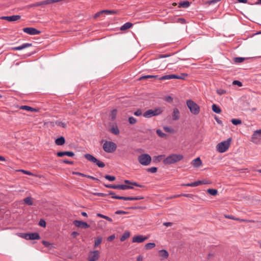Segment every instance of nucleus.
<instances>
[{
	"instance_id": "1",
	"label": "nucleus",
	"mask_w": 261,
	"mask_h": 261,
	"mask_svg": "<svg viewBox=\"0 0 261 261\" xmlns=\"http://www.w3.org/2000/svg\"><path fill=\"white\" fill-rule=\"evenodd\" d=\"M183 158V155L180 154H171L163 160V163L165 165L173 164L181 161Z\"/></svg>"
},
{
	"instance_id": "2",
	"label": "nucleus",
	"mask_w": 261,
	"mask_h": 261,
	"mask_svg": "<svg viewBox=\"0 0 261 261\" xmlns=\"http://www.w3.org/2000/svg\"><path fill=\"white\" fill-rule=\"evenodd\" d=\"M164 111V109L161 107H158L154 110L149 109L144 112L143 114V116L145 118H151L153 116H155L160 115Z\"/></svg>"
},
{
	"instance_id": "3",
	"label": "nucleus",
	"mask_w": 261,
	"mask_h": 261,
	"mask_svg": "<svg viewBox=\"0 0 261 261\" xmlns=\"http://www.w3.org/2000/svg\"><path fill=\"white\" fill-rule=\"evenodd\" d=\"M231 139L228 138L227 140L218 143L216 146L217 150L220 153L225 152L229 148Z\"/></svg>"
},
{
	"instance_id": "4",
	"label": "nucleus",
	"mask_w": 261,
	"mask_h": 261,
	"mask_svg": "<svg viewBox=\"0 0 261 261\" xmlns=\"http://www.w3.org/2000/svg\"><path fill=\"white\" fill-rule=\"evenodd\" d=\"M187 105L192 114L196 115L199 113V106L192 100H188Z\"/></svg>"
},
{
	"instance_id": "5",
	"label": "nucleus",
	"mask_w": 261,
	"mask_h": 261,
	"mask_svg": "<svg viewBox=\"0 0 261 261\" xmlns=\"http://www.w3.org/2000/svg\"><path fill=\"white\" fill-rule=\"evenodd\" d=\"M138 160L140 164L143 166H148L151 162V157L148 154L143 153L138 156Z\"/></svg>"
},
{
	"instance_id": "6",
	"label": "nucleus",
	"mask_w": 261,
	"mask_h": 261,
	"mask_svg": "<svg viewBox=\"0 0 261 261\" xmlns=\"http://www.w3.org/2000/svg\"><path fill=\"white\" fill-rule=\"evenodd\" d=\"M116 144L111 141H106L103 145V149L105 152L112 153L116 149Z\"/></svg>"
},
{
	"instance_id": "7",
	"label": "nucleus",
	"mask_w": 261,
	"mask_h": 261,
	"mask_svg": "<svg viewBox=\"0 0 261 261\" xmlns=\"http://www.w3.org/2000/svg\"><path fill=\"white\" fill-rule=\"evenodd\" d=\"M105 186L108 188L114 189H119L122 190H126L127 189H133L134 187L126 185H105Z\"/></svg>"
},
{
	"instance_id": "8",
	"label": "nucleus",
	"mask_w": 261,
	"mask_h": 261,
	"mask_svg": "<svg viewBox=\"0 0 261 261\" xmlns=\"http://www.w3.org/2000/svg\"><path fill=\"white\" fill-rule=\"evenodd\" d=\"M100 252L98 250L91 251L89 252L88 261H96L99 257Z\"/></svg>"
},
{
	"instance_id": "9",
	"label": "nucleus",
	"mask_w": 261,
	"mask_h": 261,
	"mask_svg": "<svg viewBox=\"0 0 261 261\" xmlns=\"http://www.w3.org/2000/svg\"><path fill=\"white\" fill-rule=\"evenodd\" d=\"M23 31L28 34L31 35H39L41 32L34 28H25L23 29Z\"/></svg>"
},
{
	"instance_id": "10",
	"label": "nucleus",
	"mask_w": 261,
	"mask_h": 261,
	"mask_svg": "<svg viewBox=\"0 0 261 261\" xmlns=\"http://www.w3.org/2000/svg\"><path fill=\"white\" fill-rule=\"evenodd\" d=\"M73 223L77 227H81L85 229L90 227V225H89L87 223L82 221L75 220Z\"/></svg>"
},
{
	"instance_id": "11",
	"label": "nucleus",
	"mask_w": 261,
	"mask_h": 261,
	"mask_svg": "<svg viewBox=\"0 0 261 261\" xmlns=\"http://www.w3.org/2000/svg\"><path fill=\"white\" fill-rule=\"evenodd\" d=\"M20 15H12L10 16H2L1 19L3 20H6L8 21H15L19 20L20 18Z\"/></svg>"
},
{
	"instance_id": "12",
	"label": "nucleus",
	"mask_w": 261,
	"mask_h": 261,
	"mask_svg": "<svg viewBox=\"0 0 261 261\" xmlns=\"http://www.w3.org/2000/svg\"><path fill=\"white\" fill-rule=\"evenodd\" d=\"M117 13V11L114 10H102L101 11H99L95 14V17H99L100 16V15H102L103 14H106V15H112V14H115Z\"/></svg>"
},
{
	"instance_id": "13",
	"label": "nucleus",
	"mask_w": 261,
	"mask_h": 261,
	"mask_svg": "<svg viewBox=\"0 0 261 261\" xmlns=\"http://www.w3.org/2000/svg\"><path fill=\"white\" fill-rule=\"evenodd\" d=\"M114 192H110L109 194L112 195V198L116 199H120V200H134V197H124V196H114Z\"/></svg>"
},
{
	"instance_id": "14",
	"label": "nucleus",
	"mask_w": 261,
	"mask_h": 261,
	"mask_svg": "<svg viewBox=\"0 0 261 261\" xmlns=\"http://www.w3.org/2000/svg\"><path fill=\"white\" fill-rule=\"evenodd\" d=\"M147 239V237L142 235L135 236L133 238L132 242L133 243H142Z\"/></svg>"
},
{
	"instance_id": "15",
	"label": "nucleus",
	"mask_w": 261,
	"mask_h": 261,
	"mask_svg": "<svg viewBox=\"0 0 261 261\" xmlns=\"http://www.w3.org/2000/svg\"><path fill=\"white\" fill-rule=\"evenodd\" d=\"M180 117V113L178 109L174 108L172 114V118L173 120H177Z\"/></svg>"
},
{
	"instance_id": "16",
	"label": "nucleus",
	"mask_w": 261,
	"mask_h": 261,
	"mask_svg": "<svg viewBox=\"0 0 261 261\" xmlns=\"http://www.w3.org/2000/svg\"><path fill=\"white\" fill-rule=\"evenodd\" d=\"M32 46V43H24L20 46L13 47L12 49L14 50H22V49H23L24 48H26L27 47H30Z\"/></svg>"
},
{
	"instance_id": "17",
	"label": "nucleus",
	"mask_w": 261,
	"mask_h": 261,
	"mask_svg": "<svg viewBox=\"0 0 261 261\" xmlns=\"http://www.w3.org/2000/svg\"><path fill=\"white\" fill-rule=\"evenodd\" d=\"M58 156L62 157L64 155H67L68 156H73L74 153L72 151H60L57 153Z\"/></svg>"
},
{
	"instance_id": "18",
	"label": "nucleus",
	"mask_w": 261,
	"mask_h": 261,
	"mask_svg": "<svg viewBox=\"0 0 261 261\" xmlns=\"http://www.w3.org/2000/svg\"><path fill=\"white\" fill-rule=\"evenodd\" d=\"M84 156L87 160L93 163L98 161V160L91 154L87 153L85 154Z\"/></svg>"
},
{
	"instance_id": "19",
	"label": "nucleus",
	"mask_w": 261,
	"mask_h": 261,
	"mask_svg": "<svg viewBox=\"0 0 261 261\" xmlns=\"http://www.w3.org/2000/svg\"><path fill=\"white\" fill-rule=\"evenodd\" d=\"M29 239L31 240H39L40 239V236L37 232L30 233Z\"/></svg>"
},
{
	"instance_id": "20",
	"label": "nucleus",
	"mask_w": 261,
	"mask_h": 261,
	"mask_svg": "<svg viewBox=\"0 0 261 261\" xmlns=\"http://www.w3.org/2000/svg\"><path fill=\"white\" fill-rule=\"evenodd\" d=\"M202 162L200 159V158H197L194 159L192 162V165L193 167L197 168L199 167L200 165H201Z\"/></svg>"
},
{
	"instance_id": "21",
	"label": "nucleus",
	"mask_w": 261,
	"mask_h": 261,
	"mask_svg": "<svg viewBox=\"0 0 261 261\" xmlns=\"http://www.w3.org/2000/svg\"><path fill=\"white\" fill-rule=\"evenodd\" d=\"M190 6V3L188 1H182L178 3V8H188Z\"/></svg>"
},
{
	"instance_id": "22",
	"label": "nucleus",
	"mask_w": 261,
	"mask_h": 261,
	"mask_svg": "<svg viewBox=\"0 0 261 261\" xmlns=\"http://www.w3.org/2000/svg\"><path fill=\"white\" fill-rule=\"evenodd\" d=\"M19 109L20 110H26L30 112H36L37 111L36 109L35 108H33L31 107L28 106H21L19 107Z\"/></svg>"
},
{
	"instance_id": "23",
	"label": "nucleus",
	"mask_w": 261,
	"mask_h": 261,
	"mask_svg": "<svg viewBox=\"0 0 261 261\" xmlns=\"http://www.w3.org/2000/svg\"><path fill=\"white\" fill-rule=\"evenodd\" d=\"M65 140L63 137H60L55 140V143L57 145H63L65 143Z\"/></svg>"
},
{
	"instance_id": "24",
	"label": "nucleus",
	"mask_w": 261,
	"mask_h": 261,
	"mask_svg": "<svg viewBox=\"0 0 261 261\" xmlns=\"http://www.w3.org/2000/svg\"><path fill=\"white\" fill-rule=\"evenodd\" d=\"M261 135V129L255 130L252 136V141L254 142L255 140H257L258 137V135Z\"/></svg>"
},
{
	"instance_id": "25",
	"label": "nucleus",
	"mask_w": 261,
	"mask_h": 261,
	"mask_svg": "<svg viewBox=\"0 0 261 261\" xmlns=\"http://www.w3.org/2000/svg\"><path fill=\"white\" fill-rule=\"evenodd\" d=\"M160 256L162 257L163 258H167L169 256L168 252L164 249L160 250L159 252Z\"/></svg>"
},
{
	"instance_id": "26",
	"label": "nucleus",
	"mask_w": 261,
	"mask_h": 261,
	"mask_svg": "<svg viewBox=\"0 0 261 261\" xmlns=\"http://www.w3.org/2000/svg\"><path fill=\"white\" fill-rule=\"evenodd\" d=\"M132 26L133 24L132 23L126 22L121 27L120 30L122 31L126 30L130 28Z\"/></svg>"
},
{
	"instance_id": "27",
	"label": "nucleus",
	"mask_w": 261,
	"mask_h": 261,
	"mask_svg": "<svg viewBox=\"0 0 261 261\" xmlns=\"http://www.w3.org/2000/svg\"><path fill=\"white\" fill-rule=\"evenodd\" d=\"M24 203L28 205H33V202L32 201V198L31 197H28L23 199Z\"/></svg>"
},
{
	"instance_id": "28",
	"label": "nucleus",
	"mask_w": 261,
	"mask_h": 261,
	"mask_svg": "<svg viewBox=\"0 0 261 261\" xmlns=\"http://www.w3.org/2000/svg\"><path fill=\"white\" fill-rule=\"evenodd\" d=\"M212 108V110L217 114H219L221 112V108L216 104H213Z\"/></svg>"
},
{
	"instance_id": "29",
	"label": "nucleus",
	"mask_w": 261,
	"mask_h": 261,
	"mask_svg": "<svg viewBox=\"0 0 261 261\" xmlns=\"http://www.w3.org/2000/svg\"><path fill=\"white\" fill-rule=\"evenodd\" d=\"M110 132L114 135H118L120 133L119 130L117 125L113 126L111 129Z\"/></svg>"
},
{
	"instance_id": "30",
	"label": "nucleus",
	"mask_w": 261,
	"mask_h": 261,
	"mask_svg": "<svg viewBox=\"0 0 261 261\" xmlns=\"http://www.w3.org/2000/svg\"><path fill=\"white\" fill-rule=\"evenodd\" d=\"M129 236H130L129 232H128V231L125 232L122 234V236L121 237L120 239V241H121V242L124 241L126 239H127L128 238H129Z\"/></svg>"
},
{
	"instance_id": "31",
	"label": "nucleus",
	"mask_w": 261,
	"mask_h": 261,
	"mask_svg": "<svg viewBox=\"0 0 261 261\" xmlns=\"http://www.w3.org/2000/svg\"><path fill=\"white\" fill-rule=\"evenodd\" d=\"M102 242V238L100 237H97L94 241V248H96Z\"/></svg>"
},
{
	"instance_id": "32",
	"label": "nucleus",
	"mask_w": 261,
	"mask_h": 261,
	"mask_svg": "<svg viewBox=\"0 0 261 261\" xmlns=\"http://www.w3.org/2000/svg\"><path fill=\"white\" fill-rule=\"evenodd\" d=\"M124 183H125L126 184L132 185L138 187H143L142 185H139V184H138V183H137L136 182H132V181H130L129 180H125L124 181Z\"/></svg>"
},
{
	"instance_id": "33",
	"label": "nucleus",
	"mask_w": 261,
	"mask_h": 261,
	"mask_svg": "<svg viewBox=\"0 0 261 261\" xmlns=\"http://www.w3.org/2000/svg\"><path fill=\"white\" fill-rule=\"evenodd\" d=\"M97 216L98 217H100V218H103V219H105L106 220H107V221L110 222H112V219L109 217L108 216H105L104 215H102L101 214H100V213H97L96 214Z\"/></svg>"
},
{
	"instance_id": "34",
	"label": "nucleus",
	"mask_w": 261,
	"mask_h": 261,
	"mask_svg": "<svg viewBox=\"0 0 261 261\" xmlns=\"http://www.w3.org/2000/svg\"><path fill=\"white\" fill-rule=\"evenodd\" d=\"M155 246V244L154 243H147L145 246V248L147 250L151 249L153 248H154Z\"/></svg>"
},
{
	"instance_id": "35",
	"label": "nucleus",
	"mask_w": 261,
	"mask_h": 261,
	"mask_svg": "<svg viewBox=\"0 0 261 261\" xmlns=\"http://www.w3.org/2000/svg\"><path fill=\"white\" fill-rule=\"evenodd\" d=\"M207 193H208L210 194L215 196L217 194L218 191L216 189H208L207 191Z\"/></svg>"
},
{
	"instance_id": "36",
	"label": "nucleus",
	"mask_w": 261,
	"mask_h": 261,
	"mask_svg": "<svg viewBox=\"0 0 261 261\" xmlns=\"http://www.w3.org/2000/svg\"><path fill=\"white\" fill-rule=\"evenodd\" d=\"M55 124L56 125L61 126L63 128H66L67 126L66 124L65 123L62 122L58 121V120H57L55 122Z\"/></svg>"
},
{
	"instance_id": "37",
	"label": "nucleus",
	"mask_w": 261,
	"mask_h": 261,
	"mask_svg": "<svg viewBox=\"0 0 261 261\" xmlns=\"http://www.w3.org/2000/svg\"><path fill=\"white\" fill-rule=\"evenodd\" d=\"M232 123L235 125L242 123V121L239 119H232L231 120Z\"/></svg>"
},
{
	"instance_id": "38",
	"label": "nucleus",
	"mask_w": 261,
	"mask_h": 261,
	"mask_svg": "<svg viewBox=\"0 0 261 261\" xmlns=\"http://www.w3.org/2000/svg\"><path fill=\"white\" fill-rule=\"evenodd\" d=\"M159 79L161 81H164V80H170L171 79V74H168L162 76L159 78Z\"/></svg>"
},
{
	"instance_id": "39",
	"label": "nucleus",
	"mask_w": 261,
	"mask_h": 261,
	"mask_svg": "<svg viewBox=\"0 0 261 261\" xmlns=\"http://www.w3.org/2000/svg\"><path fill=\"white\" fill-rule=\"evenodd\" d=\"M156 134L159 136L161 138H164L166 136V134L163 133L161 129H158L156 130Z\"/></svg>"
},
{
	"instance_id": "40",
	"label": "nucleus",
	"mask_w": 261,
	"mask_h": 261,
	"mask_svg": "<svg viewBox=\"0 0 261 261\" xmlns=\"http://www.w3.org/2000/svg\"><path fill=\"white\" fill-rule=\"evenodd\" d=\"M117 115V110H113L110 114V117L112 120H114L116 118Z\"/></svg>"
},
{
	"instance_id": "41",
	"label": "nucleus",
	"mask_w": 261,
	"mask_h": 261,
	"mask_svg": "<svg viewBox=\"0 0 261 261\" xmlns=\"http://www.w3.org/2000/svg\"><path fill=\"white\" fill-rule=\"evenodd\" d=\"M29 236L30 234L29 233H20L19 234V236L28 240H29Z\"/></svg>"
},
{
	"instance_id": "42",
	"label": "nucleus",
	"mask_w": 261,
	"mask_h": 261,
	"mask_svg": "<svg viewBox=\"0 0 261 261\" xmlns=\"http://www.w3.org/2000/svg\"><path fill=\"white\" fill-rule=\"evenodd\" d=\"M157 168L155 167H152L151 168H148L146 169L147 171L148 172H150L152 173H155L157 171Z\"/></svg>"
},
{
	"instance_id": "43",
	"label": "nucleus",
	"mask_w": 261,
	"mask_h": 261,
	"mask_svg": "<svg viewBox=\"0 0 261 261\" xmlns=\"http://www.w3.org/2000/svg\"><path fill=\"white\" fill-rule=\"evenodd\" d=\"M245 60L243 57H236L234 58V61L236 63H242Z\"/></svg>"
},
{
	"instance_id": "44",
	"label": "nucleus",
	"mask_w": 261,
	"mask_h": 261,
	"mask_svg": "<svg viewBox=\"0 0 261 261\" xmlns=\"http://www.w3.org/2000/svg\"><path fill=\"white\" fill-rule=\"evenodd\" d=\"M128 122L131 124H134L136 123L137 120L133 117H129L128 118Z\"/></svg>"
},
{
	"instance_id": "45",
	"label": "nucleus",
	"mask_w": 261,
	"mask_h": 261,
	"mask_svg": "<svg viewBox=\"0 0 261 261\" xmlns=\"http://www.w3.org/2000/svg\"><path fill=\"white\" fill-rule=\"evenodd\" d=\"M105 178L108 180H109V181H114L115 179V177L114 176H111V175H106L105 176Z\"/></svg>"
},
{
	"instance_id": "46",
	"label": "nucleus",
	"mask_w": 261,
	"mask_h": 261,
	"mask_svg": "<svg viewBox=\"0 0 261 261\" xmlns=\"http://www.w3.org/2000/svg\"><path fill=\"white\" fill-rule=\"evenodd\" d=\"M217 93L220 95H223L226 93V90L222 89H219L217 90Z\"/></svg>"
},
{
	"instance_id": "47",
	"label": "nucleus",
	"mask_w": 261,
	"mask_h": 261,
	"mask_svg": "<svg viewBox=\"0 0 261 261\" xmlns=\"http://www.w3.org/2000/svg\"><path fill=\"white\" fill-rule=\"evenodd\" d=\"M95 163L100 168H103L105 166V163L99 161V160H98V161L96 162Z\"/></svg>"
},
{
	"instance_id": "48",
	"label": "nucleus",
	"mask_w": 261,
	"mask_h": 261,
	"mask_svg": "<svg viewBox=\"0 0 261 261\" xmlns=\"http://www.w3.org/2000/svg\"><path fill=\"white\" fill-rule=\"evenodd\" d=\"M232 84L233 85H238L239 87L242 86V83L240 81L238 80L233 81L232 82Z\"/></svg>"
},
{
	"instance_id": "49",
	"label": "nucleus",
	"mask_w": 261,
	"mask_h": 261,
	"mask_svg": "<svg viewBox=\"0 0 261 261\" xmlns=\"http://www.w3.org/2000/svg\"><path fill=\"white\" fill-rule=\"evenodd\" d=\"M134 115L137 116H141L142 115V112L141 110H140V109L137 110L136 111H135L134 112Z\"/></svg>"
},
{
	"instance_id": "50",
	"label": "nucleus",
	"mask_w": 261,
	"mask_h": 261,
	"mask_svg": "<svg viewBox=\"0 0 261 261\" xmlns=\"http://www.w3.org/2000/svg\"><path fill=\"white\" fill-rule=\"evenodd\" d=\"M39 225L44 227L46 226V222L44 220L41 219L39 222Z\"/></svg>"
},
{
	"instance_id": "51",
	"label": "nucleus",
	"mask_w": 261,
	"mask_h": 261,
	"mask_svg": "<svg viewBox=\"0 0 261 261\" xmlns=\"http://www.w3.org/2000/svg\"><path fill=\"white\" fill-rule=\"evenodd\" d=\"M19 171L25 174L29 175H33L32 172H31L30 171H29L24 170L23 169H21Z\"/></svg>"
},
{
	"instance_id": "52",
	"label": "nucleus",
	"mask_w": 261,
	"mask_h": 261,
	"mask_svg": "<svg viewBox=\"0 0 261 261\" xmlns=\"http://www.w3.org/2000/svg\"><path fill=\"white\" fill-rule=\"evenodd\" d=\"M86 177L97 181H99V179L98 178L91 175H87Z\"/></svg>"
},
{
	"instance_id": "53",
	"label": "nucleus",
	"mask_w": 261,
	"mask_h": 261,
	"mask_svg": "<svg viewBox=\"0 0 261 261\" xmlns=\"http://www.w3.org/2000/svg\"><path fill=\"white\" fill-rule=\"evenodd\" d=\"M158 77V75H145V76H144L143 77H142V78L143 79H148V78H157Z\"/></svg>"
},
{
	"instance_id": "54",
	"label": "nucleus",
	"mask_w": 261,
	"mask_h": 261,
	"mask_svg": "<svg viewBox=\"0 0 261 261\" xmlns=\"http://www.w3.org/2000/svg\"><path fill=\"white\" fill-rule=\"evenodd\" d=\"M164 129L166 132H168V133H171L172 132V129L170 128L169 127H168V126H164Z\"/></svg>"
},
{
	"instance_id": "55",
	"label": "nucleus",
	"mask_w": 261,
	"mask_h": 261,
	"mask_svg": "<svg viewBox=\"0 0 261 261\" xmlns=\"http://www.w3.org/2000/svg\"><path fill=\"white\" fill-rule=\"evenodd\" d=\"M171 79H184V77H180V76L175 74H171Z\"/></svg>"
},
{
	"instance_id": "56",
	"label": "nucleus",
	"mask_w": 261,
	"mask_h": 261,
	"mask_svg": "<svg viewBox=\"0 0 261 261\" xmlns=\"http://www.w3.org/2000/svg\"><path fill=\"white\" fill-rule=\"evenodd\" d=\"M62 162L67 164H70V165L73 164V162L67 160H63Z\"/></svg>"
},
{
	"instance_id": "57",
	"label": "nucleus",
	"mask_w": 261,
	"mask_h": 261,
	"mask_svg": "<svg viewBox=\"0 0 261 261\" xmlns=\"http://www.w3.org/2000/svg\"><path fill=\"white\" fill-rule=\"evenodd\" d=\"M115 238V235H114V234L111 235L107 238V240H108V241L110 242V241H112V240H113Z\"/></svg>"
},
{
	"instance_id": "58",
	"label": "nucleus",
	"mask_w": 261,
	"mask_h": 261,
	"mask_svg": "<svg viewBox=\"0 0 261 261\" xmlns=\"http://www.w3.org/2000/svg\"><path fill=\"white\" fill-rule=\"evenodd\" d=\"M194 187L198 186L200 185H201V180H197L195 182H194Z\"/></svg>"
},
{
	"instance_id": "59",
	"label": "nucleus",
	"mask_w": 261,
	"mask_h": 261,
	"mask_svg": "<svg viewBox=\"0 0 261 261\" xmlns=\"http://www.w3.org/2000/svg\"><path fill=\"white\" fill-rule=\"evenodd\" d=\"M134 197V200H141V199H144V197L141 196H136V197Z\"/></svg>"
},
{
	"instance_id": "60",
	"label": "nucleus",
	"mask_w": 261,
	"mask_h": 261,
	"mask_svg": "<svg viewBox=\"0 0 261 261\" xmlns=\"http://www.w3.org/2000/svg\"><path fill=\"white\" fill-rule=\"evenodd\" d=\"M42 244L46 247H49V246L50 245V244L48 242L45 241H43Z\"/></svg>"
},
{
	"instance_id": "61",
	"label": "nucleus",
	"mask_w": 261,
	"mask_h": 261,
	"mask_svg": "<svg viewBox=\"0 0 261 261\" xmlns=\"http://www.w3.org/2000/svg\"><path fill=\"white\" fill-rule=\"evenodd\" d=\"M181 196L188 198H192L193 197V195L191 194H182Z\"/></svg>"
},
{
	"instance_id": "62",
	"label": "nucleus",
	"mask_w": 261,
	"mask_h": 261,
	"mask_svg": "<svg viewBox=\"0 0 261 261\" xmlns=\"http://www.w3.org/2000/svg\"><path fill=\"white\" fill-rule=\"evenodd\" d=\"M164 156H165L164 155H160L157 156H155V159L158 161L160 162L162 158L164 157Z\"/></svg>"
},
{
	"instance_id": "63",
	"label": "nucleus",
	"mask_w": 261,
	"mask_h": 261,
	"mask_svg": "<svg viewBox=\"0 0 261 261\" xmlns=\"http://www.w3.org/2000/svg\"><path fill=\"white\" fill-rule=\"evenodd\" d=\"M172 100L173 98L170 96H168L166 97V100L168 102H172Z\"/></svg>"
},
{
	"instance_id": "64",
	"label": "nucleus",
	"mask_w": 261,
	"mask_h": 261,
	"mask_svg": "<svg viewBox=\"0 0 261 261\" xmlns=\"http://www.w3.org/2000/svg\"><path fill=\"white\" fill-rule=\"evenodd\" d=\"M143 256L141 255H139L137 258V261H143Z\"/></svg>"
}]
</instances>
